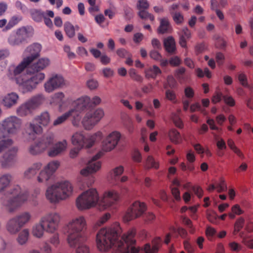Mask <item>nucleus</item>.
Here are the masks:
<instances>
[{
  "instance_id": "7",
  "label": "nucleus",
  "mask_w": 253,
  "mask_h": 253,
  "mask_svg": "<svg viewBox=\"0 0 253 253\" xmlns=\"http://www.w3.org/2000/svg\"><path fill=\"white\" fill-rule=\"evenodd\" d=\"M22 121L14 116L5 118L0 123V139L16 134L20 130Z\"/></svg>"
},
{
  "instance_id": "21",
  "label": "nucleus",
  "mask_w": 253,
  "mask_h": 253,
  "mask_svg": "<svg viewBox=\"0 0 253 253\" xmlns=\"http://www.w3.org/2000/svg\"><path fill=\"white\" fill-rule=\"evenodd\" d=\"M17 149L13 148L6 153L0 158V163L2 167L7 168L14 164L16 161V152Z\"/></svg>"
},
{
  "instance_id": "5",
  "label": "nucleus",
  "mask_w": 253,
  "mask_h": 253,
  "mask_svg": "<svg viewBox=\"0 0 253 253\" xmlns=\"http://www.w3.org/2000/svg\"><path fill=\"white\" fill-rule=\"evenodd\" d=\"M85 227L86 221L83 216L75 217L67 224L64 230L69 246H75L82 241H86V237L84 234Z\"/></svg>"
},
{
  "instance_id": "13",
  "label": "nucleus",
  "mask_w": 253,
  "mask_h": 253,
  "mask_svg": "<svg viewBox=\"0 0 253 253\" xmlns=\"http://www.w3.org/2000/svg\"><path fill=\"white\" fill-rule=\"evenodd\" d=\"M32 31V27L20 28L15 33L10 35L8 38V42L12 46L19 45L26 41Z\"/></svg>"
},
{
  "instance_id": "53",
  "label": "nucleus",
  "mask_w": 253,
  "mask_h": 253,
  "mask_svg": "<svg viewBox=\"0 0 253 253\" xmlns=\"http://www.w3.org/2000/svg\"><path fill=\"white\" fill-rule=\"evenodd\" d=\"M223 99L225 103L230 107H233L235 105V101L231 96L225 95L223 96Z\"/></svg>"
},
{
  "instance_id": "46",
  "label": "nucleus",
  "mask_w": 253,
  "mask_h": 253,
  "mask_svg": "<svg viewBox=\"0 0 253 253\" xmlns=\"http://www.w3.org/2000/svg\"><path fill=\"white\" fill-rule=\"evenodd\" d=\"M174 22L177 25L181 24L184 21V17L182 14L179 12H171V14Z\"/></svg>"
},
{
  "instance_id": "38",
  "label": "nucleus",
  "mask_w": 253,
  "mask_h": 253,
  "mask_svg": "<svg viewBox=\"0 0 253 253\" xmlns=\"http://www.w3.org/2000/svg\"><path fill=\"white\" fill-rule=\"evenodd\" d=\"M32 18L37 22H40L42 21L45 15V12L38 9H33L30 11Z\"/></svg>"
},
{
  "instance_id": "4",
  "label": "nucleus",
  "mask_w": 253,
  "mask_h": 253,
  "mask_svg": "<svg viewBox=\"0 0 253 253\" xmlns=\"http://www.w3.org/2000/svg\"><path fill=\"white\" fill-rule=\"evenodd\" d=\"M12 180V176L9 173L0 175V192H5L0 202L9 213L15 211L28 200L27 194L22 192L19 185H13L8 188Z\"/></svg>"
},
{
  "instance_id": "14",
  "label": "nucleus",
  "mask_w": 253,
  "mask_h": 253,
  "mask_svg": "<svg viewBox=\"0 0 253 253\" xmlns=\"http://www.w3.org/2000/svg\"><path fill=\"white\" fill-rule=\"evenodd\" d=\"M104 116V111L101 108H98L93 112H87L82 121L84 127L86 130L91 129Z\"/></svg>"
},
{
  "instance_id": "55",
  "label": "nucleus",
  "mask_w": 253,
  "mask_h": 253,
  "mask_svg": "<svg viewBox=\"0 0 253 253\" xmlns=\"http://www.w3.org/2000/svg\"><path fill=\"white\" fill-rule=\"evenodd\" d=\"M170 230L174 232H177L183 238H186L187 235V231L181 227H178L177 229H176L174 227H171L170 228Z\"/></svg>"
},
{
  "instance_id": "32",
  "label": "nucleus",
  "mask_w": 253,
  "mask_h": 253,
  "mask_svg": "<svg viewBox=\"0 0 253 253\" xmlns=\"http://www.w3.org/2000/svg\"><path fill=\"white\" fill-rule=\"evenodd\" d=\"M14 217L21 227H23L25 224L30 221L31 218V215L30 212L28 211H24L17 214Z\"/></svg>"
},
{
  "instance_id": "57",
  "label": "nucleus",
  "mask_w": 253,
  "mask_h": 253,
  "mask_svg": "<svg viewBox=\"0 0 253 253\" xmlns=\"http://www.w3.org/2000/svg\"><path fill=\"white\" fill-rule=\"evenodd\" d=\"M238 80L241 84L244 87H248L249 84L247 81L246 76L243 74L241 73L238 75Z\"/></svg>"
},
{
  "instance_id": "15",
  "label": "nucleus",
  "mask_w": 253,
  "mask_h": 253,
  "mask_svg": "<svg viewBox=\"0 0 253 253\" xmlns=\"http://www.w3.org/2000/svg\"><path fill=\"white\" fill-rule=\"evenodd\" d=\"M42 47L41 44L37 42L28 45L23 52L20 63H32L40 57Z\"/></svg>"
},
{
  "instance_id": "16",
  "label": "nucleus",
  "mask_w": 253,
  "mask_h": 253,
  "mask_svg": "<svg viewBox=\"0 0 253 253\" xmlns=\"http://www.w3.org/2000/svg\"><path fill=\"white\" fill-rule=\"evenodd\" d=\"M59 162L57 161H53L49 162L43 169L40 171L37 180L38 182L46 183L52 179L53 174L59 166Z\"/></svg>"
},
{
  "instance_id": "2",
  "label": "nucleus",
  "mask_w": 253,
  "mask_h": 253,
  "mask_svg": "<svg viewBox=\"0 0 253 253\" xmlns=\"http://www.w3.org/2000/svg\"><path fill=\"white\" fill-rule=\"evenodd\" d=\"M46 64H11L8 68L7 76L13 79L16 76L22 74L25 76L20 83L23 93L31 91L36 88L45 78L44 73L40 72L45 69Z\"/></svg>"
},
{
  "instance_id": "60",
  "label": "nucleus",
  "mask_w": 253,
  "mask_h": 253,
  "mask_svg": "<svg viewBox=\"0 0 253 253\" xmlns=\"http://www.w3.org/2000/svg\"><path fill=\"white\" fill-rule=\"evenodd\" d=\"M86 85L90 89H95L98 86V82L94 79H90L86 82Z\"/></svg>"
},
{
  "instance_id": "3",
  "label": "nucleus",
  "mask_w": 253,
  "mask_h": 253,
  "mask_svg": "<svg viewBox=\"0 0 253 253\" xmlns=\"http://www.w3.org/2000/svg\"><path fill=\"white\" fill-rule=\"evenodd\" d=\"M120 200L119 193L115 190L104 193L101 199L99 198L95 189L91 188L81 194L76 200V205L80 210L89 209L97 206L100 210L109 208H116Z\"/></svg>"
},
{
  "instance_id": "17",
  "label": "nucleus",
  "mask_w": 253,
  "mask_h": 253,
  "mask_svg": "<svg viewBox=\"0 0 253 253\" xmlns=\"http://www.w3.org/2000/svg\"><path fill=\"white\" fill-rule=\"evenodd\" d=\"M147 207L143 202H134L127 210L124 216L125 221L128 222L131 220L141 216L146 211Z\"/></svg>"
},
{
  "instance_id": "33",
  "label": "nucleus",
  "mask_w": 253,
  "mask_h": 253,
  "mask_svg": "<svg viewBox=\"0 0 253 253\" xmlns=\"http://www.w3.org/2000/svg\"><path fill=\"white\" fill-rule=\"evenodd\" d=\"M117 55L122 58L126 59L125 63H132V55L131 53L124 48H120L117 50Z\"/></svg>"
},
{
  "instance_id": "44",
  "label": "nucleus",
  "mask_w": 253,
  "mask_h": 253,
  "mask_svg": "<svg viewBox=\"0 0 253 253\" xmlns=\"http://www.w3.org/2000/svg\"><path fill=\"white\" fill-rule=\"evenodd\" d=\"M177 85V82L175 79L172 76H169L167 77V83L164 84V88L167 89L168 87L170 88H175Z\"/></svg>"
},
{
  "instance_id": "51",
  "label": "nucleus",
  "mask_w": 253,
  "mask_h": 253,
  "mask_svg": "<svg viewBox=\"0 0 253 253\" xmlns=\"http://www.w3.org/2000/svg\"><path fill=\"white\" fill-rule=\"evenodd\" d=\"M130 77L134 81L138 82H142L143 78L139 75L137 74L134 69H131L129 71Z\"/></svg>"
},
{
  "instance_id": "58",
  "label": "nucleus",
  "mask_w": 253,
  "mask_h": 253,
  "mask_svg": "<svg viewBox=\"0 0 253 253\" xmlns=\"http://www.w3.org/2000/svg\"><path fill=\"white\" fill-rule=\"evenodd\" d=\"M166 97L168 100L172 101L175 102L176 101V95L174 91L170 90L167 89L166 91Z\"/></svg>"
},
{
  "instance_id": "48",
  "label": "nucleus",
  "mask_w": 253,
  "mask_h": 253,
  "mask_svg": "<svg viewBox=\"0 0 253 253\" xmlns=\"http://www.w3.org/2000/svg\"><path fill=\"white\" fill-rule=\"evenodd\" d=\"M197 76L199 78H203L206 76L208 78L211 77V74L208 68H206L203 71L200 68H197L195 70Z\"/></svg>"
},
{
  "instance_id": "49",
  "label": "nucleus",
  "mask_w": 253,
  "mask_h": 253,
  "mask_svg": "<svg viewBox=\"0 0 253 253\" xmlns=\"http://www.w3.org/2000/svg\"><path fill=\"white\" fill-rule=\"evenodd\" d=\"M70 117V113H65L61 116L58 117L53 123V126H56L62 124Z\"/></svg>"
},
{
  "instance_id": "23",
  "label": "nucleus",
  "mask_w": 253,
  "mask_h": 253,
  "mask_svg": "<svg viewBox=\"0 0 253 253\" xmlns=\"http://www.w3.org/2000/svg\"><path fill=\"white\" fill-rule=\"evenodd\" d=\"M162 239L160 237H156L152 241L153 246L151 247L150 244H146L143 249L141 250L139 248H136L139 250L140 253H157L159 250L160 246L162 243Z\"/></svg>"
},
{
  "instance_id": "31",
  "label": "nucleus",
  "mask_w": 253,
  "mask_h": 253,
  "mask_svg": "<svg viewBox=\"0 0 253 253\" xmlns=\"http://www.w3.org/2000/svg\"><path fill=\"white\" fill-rule=\"evenodd\" d=\"M124 171V167L119 166L111 169L109 172V175L112 180L117 181L118 180L120 176L123 173Z\"/></svg>"
},
{
  "instance_id": "27",
  "label": "nucleus",
  "mask_w": 253,
  "mask_h": 253,
  "mask_svg": "<svg viewBox=\"0 0 253 253\" xmlns=\"http://www.w3.org/2000/svg\"><path fill=\"white\" fill-rule=\"evenodd\" d=\"M42 165L41 162L34 163L25 171L24 173L25 177L28 179L34 177L41 169Z\"/></svg>"
},
{
  "instance_id": "35",
  "label": "nucleus",
  "mask_w": 253,
  "mask_h": 253,
  "mask_svg": "<svg viewBox=\"0 0 253 253\" xmlns=\"http://www.w3.org/2000/svg\"><path fill=\"white\" fill-rule=\"evenodd\" d=\"M29 237V230L28 229H24L19 233L16 241L19 245H24L27 243Z\"/></svg>"
},
{
  "instance_id": "10",
  "label": "nucleus",
  "mask_w": 253,
  "mask_h": 253,
  "mask_svg": "<svg viewBox=\"0 0 253 253\" xmlns=\"http://www.w3.org/2000/svg\"><path fill=\"white\" fill-rule=\"evenodd\" d=\"M44 100V96L42 94L36 95L20 105L17 109V114L21 117L31 114L32 111L41 105Z\"/></svg>"
},
{
  "instance_id": "26",
  "label": "nucleus",
  "mask_w": 253,
  "mask_h": 253,
  "mask_svg": "<svg viewBox=\"0 0 253 253\" xmlns=\"http://www.w3.org/2000/svg\"><path fill=\"white\" fill-rule=\"evenodd\" d=\"M22 228L15 217L9 219L6 225V230L11 234H16L20 231Z\"/></svg>"
},
{
  "instance_id": "29",
  "label": "nucleus",
  "mask_w": 253,
  "mask_h": 253,
  "mask_svg": "<svg viewBox=\"0 0 253 253\" xmlns=\"http://www.w3.org/2000/svg\"><path fill=\"white\" fill-rule=\"evenodd\" d=\"M45 228L39 220L38 223L35 224L32 229V234L35 237L40 239L43 237Z\"/></svg>"
},
{
  "instance_id": "54",
  "label": "nucleus",
  "mask_w": 253,
  "mask_h": 253,
  "mask_svg": "<svg viewBox=\"0 0 253 253\" xmlns=\"http://www.w3.org/2000/svg\"><path fill=\"white\" fill-rule=\"evenodd\" d=\"M190 110L192 113L196 111H200L202 113H204L205 112V109L202 108L201 105L199 102L191 104L190 107Z\"/></svg>"
},
{
  "instance_id": "52",
  "label": "nucleus",
  "mask_w": 253,
  "mask_h": 253,
  "mask_svg": "<svg viewBox=\"0 0 253 253\" xmlns=\"http://www.w3.org/2000/svg\"><path fill=\"white\" fill-rule=\"evenodd\" d=\"M13 143L11 139H7L0 141V153L6 148L11 146Z\"/></svg>"
},
{
  "instance_id": "50",
  "label": "nucleus",
  "mask_w": 253,
  "mask_h": 253,
  "mask_svg": "<svg viewBox=\"0 0 253 253\" xmlns=\"http://www.w3.org/2000/svg\"><path fill=\"white\" fill-rule=\"evenodd\" d=\"M136 7L139 11L146 10L149 7V3L147 0H138Z\"/></svg>"
},
{
  "instance_id": "19",
  "label": "nucleus",
  "mask_w": 253,
  "mask_h": 253,
  "mask_svg": "<svg viewBox=\"0 0 253 253\" xmlns=\"http://www.w3.org/2000/svg\"><path fill=\"white\" fill-rule=\"evenodd\" d=\"M121 137V133L117 131L110 133L102 142V150L105 152L110 151L117 145Z\"/></svg>"
},
{
  "instance_id": "42",
  "label": "nucleus",
  "mask_w": 253,
  "mask_h": 253,
  "mask_svg": "<svg viewBox=\"0 0 253 253\" xmlns=\"http://www.w3.org/2000/svg\"><path fill=\"white\" fill-rule=\"evenodd\" d=\"M159 164L155 161L154 159L151 156H149L146 161L145 167L146 169L154 168L157 169L159 168Z\"/></svg>"
},
{
  "instance_id": "8",
  "label": "nucleus",
  "mask_w": 253,
  "mask_h": 253,
  "mask_svg": "<svg viewBox=\"0 0 253 253\" xmlns=\"http://www.w3.org/2000/svg\"><path fill=\"white\" fill-rule=\"evenodd\" d=\"M102 137V133L99 131L92 135L85 137L82 132H77L72 137L71 141L73 145L83 149L91 147L95 142L99 141Z\"/></svg>"
},
{
  "instance_id": "28",
  "label": "nucleus",
  "mask_w": 253,
  "mask_h": 253,
  "mask_svg": "<svg viewBox=\"0 0 253 253\" xmlns=\"http://www.w3.org/2000/svg\"><path fill=\"white\" fill-rule=\"evenodd\" d=\"M18 99V95L16 93H9L3 97L2 104L7 108H10L16 104Z\"/></svg>"
},
{
  "instance_id": "20",
  "label": "nucleus",
  "mask_w": 253,
  "mask_h": 253,
  "mask_svg": "<svg viewBox=\"0 0 253 253\" xmlns=\"http://www.w3.org/2000/svg\"><path fill=\"white\" fill-rule=\"evenodd\" d=\"M64 80L61 76L54 75L44 84L45 90L48 93L51 92L61 87L64 84Z\"/></svg>"
},
{
  "instance_id": "11",
  "label": "nucleus",
  "mask_w": 253,
  "mask_h": 253,
  "mask_svg": "<svg viewBox=\"0 0 253 253\" xmlns=\"http://www.w3.org/2000/svg\"><path fill=\"white\" fill-rule=\"evenodd\" d=\"M53 140L54 135L53 134L45 135L30 146L29 152L32 155L40 154L53 143Z\"/></svg>"
},
{
  "instance_id": "40",
  "label": "nucleus",
  "mask_w": 253,
  "mask_h": 253,
  "mask_svg": "<svg viewBox=\"0 0 253 253\" xmlns=\"http://www.w3.org/2000/svg\"><path fill=\"white\" fill-rule=\"evenodd\" d=\"M65 32L67 36L72 38L75 35L74 26L69 22H66L64 25Z\"/></svg>"
},
{
  "instance_id": "12",
  "label": "nucleus",
  "mask_w": 253,
  "mask_h": 253,
  "mask_svg": "<svg viewBox=\"0 0 253 253\" xmlns=\"http://www.w3.org/2000/svg\"><path fill=\"white\" fill-rule=\"evenodd\" d=\"M40 220L45 228L46 232L54 233L58 228L60 216L57 212H49L42 216Z\"/></svg>"
},
{
  "instance_id": "59",
  "label": "nucleus",
  "mask_w": 253,
  "mask_h": 253,
  "mask_svg": "<svg viewBox=\"0 0 253 253\" xmlns=\"http://www.w3.org/2000/svg\"><path fill=\"white\" fill-rule=\"evenodd\" d=\"M194 91L190 86L186 87L184 89V94L186 98L188 99H192L194 96Z\"/></svg>"
},
{
  "instance_id": "1",
  "label": "nucleus",
  "mask_w": 253,
  "mask_h": 253,
  "mask_svg": "<svg viewBox=\"0 0 253 253\" xmlns=\"http://www.w3.org/2000/svg\"><path fill=\"white\" fill-rule=\"evenodd\" d=\"M122 230L118 222H115L110 227L102 228L96 236V247L101 252L110 250L116 253H138L139 250L133 245L135 243V229L129 230L121 236Z\"/></svg>"
},
{
  "instance_id": "43",
  "label": "nucleus",
  "mask_w": 253,
  "mask_h": 253,
  "mask_svg": "<svg viewBox=\"0 0 253 253\" xmlns=\"http://www.w3.org/2000/svg\"><path fill=\"white\" fill-rule=\"evenodd\" d=\"M161 72L160 69L154 65L152 68H150L146 71V76L147 78H155Z\"/></svg>"
},
{
  "instance_id": "63",
  "label": "nucleus",
  "mask_w": 253,
  "mask_h": 253,
  "mask_svg": "<svg viewBox=\"0 0 253 253\" xmlns=\"http://www.w3.org/2000/svg\"><path fill=\"white\" fill-rule=\"evenodd\" d=\"M207 219L208 220L213 224H216L217 223V220L218 218L217 215L214 213H208L207 215Z\"/></svg>"
},
{
  "instance_id": "56",
  "label": "nucleus",
  "mask_w": 253,
  "mask_h": 253,
  "mask_svg": "<svg viewBox=\"0 0 253 253\" xmlns=\"http://www.w3.org/2000/svg\"><path fill=\"white\" fill-rule=\"evenodd\" d=\"M183 246L184 249L188 253H194L195 252L194 247L193 246L188 240H184L183 241Z\"/></svg>"
},
{
  "instance_id": "45",
  "label": "nucleus",
  "mask_w": 253,
  "mask_h": 253,
  "mask_svg": "<svg viewBox=\"0 0 253 253\" xmlns=\"http://www.w3.org/2000/svg\"><path fill=\"white\" fill-rule=\"evenodd\" d=\"M138 15L142 19L146 20L149 19L151 21H153L155 20L154 16L146 10H141L139 11Z\"/></svg>"
},
{
  "instance_id": "34",
  "label": "nucleus",
  "mask_w": 253,
  "mask_h": 253,
  "mask_svg": "<svg viewBox=\"0 0 253 253\" xmlns=\"http://www.w3.org/2000/svg\"><path fill=\"white\" fill-rule=\"evenodd\" d=\"M170 140L174 144H177L181 141L180 133L175 128L170 129L168 133Z\"/></svg>"
},
{
  "instance_id": "36",
  "label": "nucleus",
  "mask_w": 253,
  "mask_h": 253,
  "mask_svg": "<svg viewBox=\"0 0 253 253\" xmlns=\"http://www.w3.org/2000/svg\"><path fill=\"white\" fill-rule=\"evenodd\" d=\"M86 241H82L77 244L75 246H70L71 248H76L75 253H90L89 247L85 243Z\"/></svg>"
},
{
  "instance_id": "22",
  "label": "nucleus",
  "mask_w": 253,
  "mask_h": 253,
  "mask_svg": "<svg viewBox=\"0 0 253 253\" xmlns=\"http://www.w3.org/2000/svg\"><path fill=\"white\" fill-rule=\"evenodd\" d=\"M67 146L68 143L65 139L58 141L55 143L48 151V155L51 157L58 156L66 150Z\"/></svg>"
},
{
  "instance_id": "47",
  "label": "nucleus",
  "mask_w": 253,
  "mask_h": 253,
  "mask_svg": "<svg viewBox=\"0 0 253 253\" xmlns=\"http://www.w3.org/2000/svg\"><path fill=\"white\" fill-rule=\"evenodd\" d=\"M22 19L20 16H13L9 21L8 24L5 26V29L6 30H8L13 27L15 25L17 24L18 22Z\"/></svg>"
},
{
  "instance_id": "61",
  "label": "nucleus",
  "mask_w": 253,
  "mask_h": 253,
  "mask_svg": "<svg viewBox=\"0 0 253 253\" xmlns=\"http://www.w3.org/2000/svg\"><path fill=\"white\" fill-rule=\"evenodd\" d=\"M222 93L221 92H216L213 95L211 101L213 103L215 104L220 102L223 99Z\"/></svg>"
},
{
  "instance_id": "41",
  "label": "nucleus",
  "mask_w": 253,
  "mask_h": 253,
  "mask_svg": "<svg viewBox=\"0 0 253 253\" xmlns=\"http://www.w3.org/2000/svg\"><path fill=\"white\" fill-rule=\"evenodd\" d=\"M64 94L62 92L55 93L52 97L51 103L61 106L63 103Z\"/></svg>"
},
{
  "instance_id": "18",
  "label": "nucleus",
  "mask_w": 253,
  "mask_h": 253,
  "mask_svg": "<svg viewBox=\"0 0 253 253\" xmlns=\"http://www.w3.org/2000/svg\"><path fill=\"white\" fill-rule=\"evenodd\" d=\"M104 155V153L100 151L94 156L87 164L86 168L81 171V174L84 176H87L98 170L101 168V163L97 160Z\"/></svg>"
},
{
  "instance_id": "37",
  "label": "nucleus",
  "mask_w": 253,
  "mask_h": 253,
  "mask_svg": "<svg viewBox=\"0 0 253 253\" xmlns=\"http://www.w3.org/2000/svg\"><path fill=\"white\" fill-rule=\"evenodd\" d=\"M67 113H70V117L73 118L72 124L74 126H78L81 121V112L78 110L71 109Z\"/></svg>"
},
{
  "instance_id": "39",
  "label": "nucleus",
  "mask_w": 253,
  "mask_h": 253,
  "mask_svg": "<svg viewBox=\"0 0 253 253\" xmlns=\"http://www.w3.org/2000/svg\"><path fill=\"white\" fill-rule=\"evenodd\" d=\"M185 72V68L182 67L176 71L175 77L180 84L184 83L188 79V76L184 74Z\"/></svg>"
},
{
  "instance_id": "62",
  "label": "nucleus",
  "mask_w": 253,
  "mask_h": 253,
  "mask_svg": "<svg viewBox=\"0 0 253 253\" xmlns=\"http://www.w3.org/2000/svg\"><path fill=\"white\" fill-rule=\"evenodd\" d=\"M50 243L55 247H57L60 244V240L58 234L53 235L49 240Z\"/></svg>"
},
{
  "instance_id": "30",
  "label": "nucleus",
  "mask_w": 253,
  "mask_h": 253,
  "mask_svg": "<svg viewBox=\"0 0 253 253\" xmlns=\"http://www.w3.org/2000/svg\"><path fill=\"white\" fill-rule=\"evenodd\" d=\"M171 30L170 24L167 18H163L160 19V26L158 28L159 34L169 33Z\"/></svg>"
},
{
  "instance_id": "25",
  "label": "nucleus",
  "mask_w": 253,
  "mask_h": 253,
  "mask_svg": "<svg viewBox=\"0 0 253 253\" xmlns=\"http://www.w3.org/2000/svg\"><path fill=\"white\" fill-rule=\"evenodd\" d=\"M164 47L166 52L169 54H176V43L172 36H169L164 40Z\"/></svg>"
},
{
  "instance_id": "6",
  "label": "nucleus",
  "mask_w": 253,
  "mask_h": 253,
  "mask_svg": "<svg viewBox=\"0 0 253 253\" xmlns=\"http://www.w3.org/2000/svg\"><path fill=\"white\" fill-rule=\"evenodd\" d=\"M72 191L71 184L69 181H64L57 182L48 187L45 196L50 203H56L69 197L71 195Z\"/></svg>"
},
{
  "instance_id": "24",
  "label": "nucleus",
  "mask_w": 253,
  "mask_h": 253,
  "mask_svg": "<svg viewBox=\"0 0 253 253\" xmlns=\"http://www.w3.org/2000/svg\"><path fill=\"white\" fill-rule=\"evenodd\" d=\"M90 101V98L87 96L81 97L75 101L73 109L81 112L87 107H91L92 105L89 104Z\"/></svg>"
},
{
  "instance_id": "64",
  "label": "nucleus",
  "mask_w": 253,
  "mask_h": 253,
  "mask_svg": "<svg viewBox=\"0 0 253 253\" xmlns=\"http://www.w3.org/2000/svg\"><path fill=\"white\" fill-rule=\"evenodd\" d=\"M150 56L151 58L156 61H159L162 59V56L160 53L155 50H153L150 51Z\"/></svg>"
},
{
  "instance_id": "9",
  "label": "nucleus",
  "mask_w": 253,
  "mask_h": 253,
  "mask_svg": "<svg viewBox=\"0 0 253 253\" xmlns=\"http://www.w3.org/2000/svg\"><path fill=\"white\" fill-rule=\"evenodd\" d=\"M49 121L50 116L48 113L44 112L26 126V132L30 135L40 134L42 131V126H47Z\"/></svg>"
}]
</instances>
